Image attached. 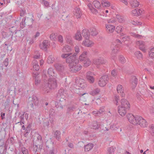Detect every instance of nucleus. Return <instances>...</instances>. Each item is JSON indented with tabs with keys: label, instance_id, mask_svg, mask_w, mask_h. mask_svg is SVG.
I'll list each match as a JSON object with an SVG mask.
<instances>
[{
	"label": "nucleus",
	"instance_id": "f257e3e1",
	"mask_svg": "<svg viewBox=\"0 0 154 154\" xmlns=\"http://www.w3.org/2000/svg\"><path fill=\"white\" fill-rule=\"evenodd\" d=\"M44 78V83L41 89L43 91V93H48L51 89H54L57 86L56 78L57 77L49 78L48 79L45 74L43 75Z\"/></svg>",
	"mask_w": 154,
	"mask_h": 154
},
{
	"label": "nucleus",
	"instance_id": "f03ea898",
	"mask_svg": "<svg viewBox=\"0 0 154 154\" xmlns=\"http://www.w3.org/2000/svg\"><path fill=\"white\" fill-rule=\"evenodd\" d=\"M76 54H72L71 53L68 54H62L61 57L62 58L66 59V62L67 63L70 65V64L79 63V60L76 58Z\"/></svg>",
	"mask_w": 154,
	"mask_h": 154
},
{
	"label": "nucleus",
	"instance_id": "7ed1b4c3",
	"mask_svg": "<svg viewBox=\"0 0 154 154\" xmlns=\"http://www.w3.org/2000/svg\"><path fill=\"white\" fill-rule=\"evenodd\" d=\"M122 44L121 41L119 39H117L115 40V43L112 44L111 46L112 51L111 58L114 60L116 57V54L119 51V44Z\"/></svg>",
	"mask_w": 154,
	"mask_h": 154
},
{
	"label": "nucleus",
	"instance_id": "20e7f679",
	"mask_svg": "<svg viewBox=\"0 0 154 154\" xmlns=\"http://www.w3.org/2000/svg\"><path fill=\"white\" fill-rule=\"evenodd\" d=\"M127 117L129 122L133 125H137L139 118V116H134L132 114H128Z\"/></svg>",
	"mask_w": 154,
	"mask_h": 154
},
{
	"label": "nucleus",
	"instance_id": "39448f33",
	"mask_svg": "<svg viewBox=\"0 0 154 154\" xmlns=\"http://www.w3.org/2000/svg\"><path fill=\"white\" fill-rule=\"evenodd\" d=\"M75 63H74L73 64H70V65H69V70L73 72H76L80 70L82 68L81 65Z\"/></svg>",
	"mask_w": 154,
	"mask_h": 154
},
{
	"label": "nucleus",
	"instance_id": "423d86ee",
	"mask_svg": "<svg viewBox=\"0 0 154 154\" xmlns=\"http://www.w3.org/2000/svg\"><path fill=\"white\" fill-rule=\"evenodd\" d=\"M29 103L31 107L33 108L34 106L37 105L38 100L37 97L35 95H33L29 98Z\"/></svg>",
	"mask_w": 154,
	"mask_h": 154
},
{
	"label": "nucleus",
	"instance_id": "0eeeda50",
	"mask_svg": "<svg viewBox=\"0 0 154 154\" xmlns=\"http://www.w3.org/2000/svg\"><path fill=\"white\" fill-rule=\"evenodd\" d=\"M108 79L109 78L107 75H104L100 78L98 84L100 87H103L107 83Z\"/></svg>",
	"mask_w": 154,
	"mask_h": 154
},
{
	"label": "nucleus",
	"instance_id": "6e6552de",
	"mask_svg": "<svg viewBox=\"0 0 154 154\" xmlns=\"http://www.w3.org/2000/svg\"><path fill=\"white\" fill-rule=\"evenodd\" d=\"M33 143L34 144H37L39 145H42V141L41 135L38 134H35L34 137Z\"/></svg>",
	"mask_w": 154,
	"mask_h": 154
},
{
	"label": "nucleus",
	"instance_id": "1a4fd4ad",
	"mask_svg": "<svg viewBox=\"0 0 154 154\" xmlns=\"http://www.w3.org/2000/svg\"><path fill=\"white\" fill-rule=\"evenodd\" d=\"M64 90L60 89L59 91L57 96V100L60 102H63L65 100V97L64 95Z\"/></svg>",
	"mask_w": 154,
	"mask_h": 154
},
{
	"label": "nucleus",
	"instance_id": "9d476101",
	"mask_svg": "<svg viewBox=\"0 0 154 154\" xmlns=\"http://www.w3.org/2000/svg\"><path fill=\"white\" fill-rule=\"evenodd\" d=\"M105 27L106 32L109 34L112 33L114 32L115 28L114 26L110 24H106Z\"/></svg>",
	"mask_w": 154,
	"mask_h": 154
},
{
	"label": "nucleus",
	"instance_id": "9b49d317",
	"mask_svg": "<svg viewBox=\"0 0 154 154\" xmlns=\"http://www.w3.org/2000/svg\"><path fill=\"white\" fill-rule=\"evenodd\" d=\"M89 38H85V40L82 42V45L87 47H91L94 44V42L89 39Z\"/></svg>",
	"mask_w": 154,
	"mask_h": 154
},
{
	"label": "nucleus",
	"instance_id": "f8f14e48",
	"mask_svg": "<svg viewBox=\"0 0 154 154\" xmlns=\"http://www.w3.org/2000/svg\"><path fill=\"white\" fill-rule=\"evenodd\" d=\"M138 123L137 124V125H139L140 126L142 127H145L148 125V123L143 118L140 116L139 120L138 121Z\"/></svg>",
	"mask_w": 154,
	"mask_h": 154
},
{
	"label": "nucleus",
	"instance_id": "ddd939ff",
	"mask_svg": "<svg viewBox=\"0 0 154 154\" xmlns=\"http://www.w3.org/2000/svg\"><path fill=\"white\" fill-rule=\"evenodd\" d=\"M106 62V60H104L103 57H100L98 59H94L93 60V63L97 66L105 63Z\"/></svg>",
	"mask_w": 154,
	"mask_h": 154
},
{
	"label": "nucleus",
	"instance_id": "4468645a",
	"mask_svg": "<svg viewBox=\"0 0 154 154\" xmlns=\"http://www.w3.org/2000/svg\"><path fill=\"white\" fill-rule=\"evenodd\" d=\"M93 73L91 72H88L86 73V78L88 82L91 83H93L94 81V79L92 75Z\"/></svg>",
	"mask_w": 154,
	"mask_h": 154
},
{
	"label": "nucleus",
	"instance_id": "2eb2a0df",
	"mask_svg": "<svg viewBox=\"0 0 154 154\" xmlns=\"http://www.w3.org/2000/svg\"><path fill=\"white\" fill-rule=\"evenodd\" d=\"M85 80L82 79H77L75 80V82L78 86L82 88H85L86 86L85 83H84Z\"/></svg>",
	"mask_w": 154,
	"mask_h": 154
},
{
	"label": "nucleus",
	"instance_id": "dca6fc26",
	"mask_svg": "<svg viewBox=\"0 0 154 154\" xmlns=\"http://www.w3.org/2000/svg\"><path fill=\"white\" fill-rule=\"evenodd\" d=\"M49 42L48 40H45L42 44L39 45L40 48L42 50H46L47 47L49 45Z\"/></svg>",
	"mask_w": 154,
	"mask_h": 154
},
{
	"label": "nucleus",
	"instance_id": "f3484780",
	"mask_svg": "<svg viewBox=\"0 0 154 154\" xmlns=\"http://www.w3.org/2000/svg\"><path fill=\"white\" fill-rule=\"evenodd\" d=\"M137 45L139 47L140 50L143 51H145V42L141 41H138L136 42Z\"/></svg>",
	"mask_w": 154,
	"mask_h": 154
},
{
	"label": "nucleus",
	"instance_id": "a211bd4d",
	"mask_svg": "<svg viewBox=\"0 0 154 154\" xmlns=\"http://www.w3.org/2000/svg\"><path fill=\"white\" fill-rule=\"evenodd\" d=\"M121 107H123L128 108L130 107V104L128 102L126 99H122L121 100Z\"/></svg>",
	"mask_w": 154,
	"mask_h": 154
},
{
	"label": "nucleus",
	"instance_id": "6ab92c4d",
	"mask_svg": "<svg viewBox=\"0 0 154 154\" xmlns=\"http://www.w3.org/2000/svg\"><path fill=\"white\" fill-rule=\"evenodd\" d=\"M126 108L121 107L119 106L118 107V112L119 114L122 116H123L125 115L126 113Z\"/></svg>",
	"mask_w": 154,
	"mask_h": 154
},
{
	"label": "nucleus",
	"instance_id": "aec40b11",
	"mask_svg": "<svg viewBox=\"0 0 154 154\" xmlns=\"http://www.w3.org/2000/svg\"><path fill=\"white\" fill-rule=\"evenodd\" d=\"M48 74L49 78L57 77V75L54 71V70L52 68H50L48 71Z\"/></svg>",
	"mask_w": 154,
	"mask_h": 154
},
{
	"label": "nucleus",
	"instance_id": "412c9836",
	"mask_svg": "<svg viewBox=\"0 0 154 154\" xmlns=\"http://www.w3.org/2000/svg\"><path fill=\"white\" fill-rule=\"evenodd\" d=\"M117 91L118 93H119L122 97H125V94L124 93V88L121 85H118L117 88Z\"/></svg>",
	"mask_w": 154,
	"mask_h": 154
},
{
	"label": "nucleus",
	"instance_id": "4be33fe9",
	"mask_svg": "<svg viewBox=\"0 0 154 154\" xmlns=\"http://www.w3.org/2000/svg\"><path fill=\"white\" fill-rule=\"evenodd\" d=\"M74 14L77 18L80 17L81 15V12L79 8H75L74 11Z\"/></svg>",
	"mask_w": 154,
	"mask_h": 154
},
{
	"label": "nucleus",
	"instance_id": "5701e85b",
	"mask_svg": "<svg viewBox=\"0 0 154 154\" xmlns=\"http://www.w3.org/2000/svg\"><path fill=\"white\" fill-rule=\"evenodd\" d=\"M82 36L85 38H89L90 32L88 29H84L82 30Z\"/></svg>",
	"mask_w": 154,
	"mask_h": 154
},
{
	"label": "nucleus",
	"instance_id": "b1692460",
	"mask_svg": "<svg viewBox=\"0 0 154 154\" xmlns=\"http://www.w3.org/2000/svg\"><path fill=\"white\" fill-rule=\"evenodd\" d=\"M42 145H39L37 144H34L32 147V150L35 152L40 150L42 148Z\"/></svg>",
	"mask_w": 154,
	"mask_h": 154
},
{
	"label": "nucleus",
	"instance_id": "393cba45",
	"mask_svg": "<svg viewBox=\"0 0 154 154\" xmlns=\"http://www.w3.org/2000/svg\"><path fill=\"white\" fill-rule=\"evenodd\" d=\"M32 63L33 65V70L35 71H38L39 69V66L38 65V62L37 60H33Z\"/></svg>",
	"mask_w": 154,
	"mask_h": 154
},
{
	"label": "nucleus",
	"instance_id": "a878e982",
	"mask_svg": "<svg viewBox=\"0 0 154 154\" xmlns=\"http://www.w3.org/2000/svg\"><path fill=\"white\" fill-rule=\"evenodd\" d=\"M88 53V52L87 51H83L79 57V60L80 61H83L85 60Z\"/></svg>",
	"mask_w": 154,
	"mask_h": 154
},
{
	"label": "nucleus",
	"instance_id": "bb28decb",
	"mask_svg": "<svg viewBox=\"0 0 154 154\" xmlns=\"http://www.w3.org/2000/svg\"><path fill=\"white\" fill-rule=\"evenodd\" d=\"M130 4L132 7L135 8L139 5L140 3L137 0H131L130 2Z\"/></svg>",
	"mask_w": 154,
	"mask_h": 154
},
{
	"label": "nucleus",
	"instance_id": "cd10ccee",
	"mask_svg": "<svg viewBox=\"0 0 154 154\" xmlns=\"http://www.w3.org/2000/svg\"><path fill=\"white\" fill-rule=\"evenodd\" d=\"M61 134L60 131L58 130L54 132V136L59 141L61 139Z\"/></svg>",
	"mask_w": 154,
	"mask_h": 154
},
{
	"label": "nucleus",
	"instance_id": "c85d7f7f",
	"mask_svg": "<svg viewBox=\"0 0 154 154\" xmlns=\"http://www.w3.org/2000/svg\"><path fill=\"white\" fill-rule=\"evenodd\" d=\"M87 6L89 9L92 13L94 14H96L98 13V12L97 10L96 9L94 8L91 4H88Z\"/></svg>",
	"mask_w": 154,
	"mask_h": 154
},
{
	"label": "nucleus",
	"instance_id": "c756f323",
	"mask_svg": "<svg viewBox=\"0 0 154 154\" xmlns=\"http://www.w3.org/2000/svg\"><path fill=\"white\" fill-rule=\"evenodd\" d=\"M137 79L135 76L132 77L131 80V82L134 86L133 88H135L137 84Z\"/></svg>",
	"mask_w": 154,
	"mask_h": 154
},
{
	"label": "nucleus",
	"instance_id": "7c9ffc66",
	"mask_svg": "<svg viewBox=\"0 0 154 154\" xmlns=\"http://www.w3.org/2000/svg\"><path fill=\"white\" fill-rule=\"evenodd\" d=\"M141 12V10L136 9L132 10V15L136 16H139Z\"/></svg>",
	"mask_w": 154,
	"mask_h": 154
},
{
	"label": "nucleus",
	"instance_id": "2f4dec72",
	"mask_svg": "<svg viewBox=\"0 0 154 154\" xmlns=\"http://www.w3.org/2000/svg\"><path fill=\"white\" fill-rule=\"evenodd\" d=\"M101 5L104 7H109L110 5V3L107 0H101Z\"/></svg>",
	"mask_w": 154,
	"mask_h": 154
},
{
	"label": "nucleus",
	"instance_id": "473e14b6",
	"mask_svg": "<svg viewBox=\"0 0 154 154\" xmlns=\"http://www.w3.org/2000/svg\"><path fill=\"white\" fill-rule=\"evenodd\" d=\"M94 146V145L91 143H88L85 146V151H88L91 150Z\"/></svg>",
	"mask_w": 154,
	"mask_h": 154
},
{
	"label": "nucleus",
	"instance_id": "72a5a7b5",
	"mask_svg": "<svg viewBox=\"0 0 154 154\" xmlns=\"http://www.w3.org/2000/svg\"><path fill=\"white\" fill-rule=\"evenodd\" d=\"M92 4L96 9H100L101 7L100 3V2L97 0L93 2Z\"/></svg>",
	"mask_w": 154,
	"mask_h": 154
},
{
	"label": "nucleus",
	"instance_id": "f704fd0d",
	"mask_svg": "<svg viewBox=\"0 0 154 154\" xmlns=\"http://www.w3.org/2000/svg\"><path fill=\"white\" fill-rule=\"evenodd\" d=\"M54 67L57 70L59 71H62L64 69L63 66L60 64H55L54 65Z\"/></svg>",
	"mask_w": 154,
	"mask_h": 154
},
{
	"label": "nucleus",
	"instance_id": "c9c22d12",
	"mask_svg": "<svg viewBox=\"0 0 154 154\" xmlns=\"http://www.w3.org/2000/svg\"><path fill=\"white\" fill-rule=\"evenodd\" d=\"M24 113H23V114H21V113H19V115L18 116V117L20 119V121L18 122H17V123H22L23 124H24Z\"/></svg>",
	"mask_w": 154,
	"mask_h": 154
},
{
	"label": "nucleus",
	"instance_id": "e433bc0d",
	"mask_svg": "<svg viewBox=\"0 0 154 154\" xmlns=\"http://www.w3.org/2000/svg\"><path fill=\"white\" fill-rule=\"evenodd\" d=\"M75 37L76 40L78 41H80L82 40V38L80 31H77L75 34Z\"/></svg>",
	"mask_w": 154,
	"mask_h": 154
},
{
	"label": "nucleus",
	"instance_id": "4c0bfd02",
	"mask_svg": "<svg viewBox=\"0 0 154 154\" xmlns=\"http://www.w3.org/2000/svg\"><path fill=\"white\" fill-rule=\"evenodd\" d=\"M121 36L122 37L121 40L123 42L128 40L130 39L128 35H125L123 33H122L121 34Z\"/></svg>",
	"mask_w": 154,
	"mask_h": 154
},
{
	"label": "nucleus",
	"instance_id": "58836bf2",
	"mask_svg": "<svg viewBox=\"0 0 154 154\" xmlns=\"http://www.w3.org/2000/svg\"><path fill=\"white\" fill-rule=\"evenodd\" d=\"M90 31L91 34L92 36H96L98 33L96 29L95 28L92 27L90 29Z\"/></svg>",
	"mask_w": 154,
	"mask_h": 154
},
{
	"label": "nucleus",
	"instance_id": "ea45409f",
	"mask_svg": "<svg viewBox=\"0 0 154 154\" xmlns=\"http://www.w3.org/2000/svg\"><path fill=\"white\" fill-rule=\"evenodd\" d=\"M124 28L122 26L119 25L117 26L116 28V30L118 33H119L124 31Z\"/></svg>",
	"mask_w": 154,
	"mask_h": 154
},
{
	"label": "nucleus",
	"instance_id": "a19ab883",
	"mask_svg": "<svg viewBox=\"0 0 154 154\" xmlns=\"http://www.w3.org/2000/svg\"><path fill=\"white\" fill-rule=\"evenodd\" d=\"M62 51L64 52H69L71 51V47L68 45H66L62 49Z\"/></svg>",
	"mask_w": 154,
	"mask_h": 154
},
{
	"label": "nucleus",
	"instance_id": "79ce46f5",
	"mask_svg": "<svg viewBox=\"0 0 154 154\" xmlns=\"http://www.w3.org/2000/svg\"><path fill=\"white\" fill-rule=\"evenodd\" d=\"M135 55L136 58L139 59H142L143 57V55L140 51H137L135 53Z\"/></svg>",
	"mask_w": 154,
	"mask_h": 154
},
{
	"label": "nucleus",
	"instance_id": "37998d69",
	"mask_svg": "<svg viewBox=\"0 0 154 154\" xmlns=\"http://www.w3.org/2000/svg\"><path fill=\"white\" fill-rule=\"evenodd\" d=\"M100 92V89L99 88H97L95 90L91 91L90 92V94L93 96H94L98 94Z\"/></svg>",
	"mask_w": 154,
	"mask_h": 154
},
{
	"label": "nucleus",
	"instance_id": "c03bdc74",
	"mask_svg": "<svg viewBox=\"0 0 154 154\" xmlns=\"http://www.w3.org/2000/svg\"><path fill=\"white\" fill-rule=\"evenodd\" d=\"M83 63L85 67H87L91 63V61L88 58H86L84 60Z\"/></svg>",
	"mask_w": 154,
	"mask_h": 154
},
{
	"label": "nucleus",
	"instance_id": "a18cd8bd",
	"mask_svg": "<svg viewBox=\"0 0 154 154\" xmlns=\"http://www.w3.org/2000/svg\"><path fill=\"white\" fill-rule=\"evenodd\" d=\"M116 18L119 22L120 23H123L124 21V18L122 16L118 14L116 16Z\"/></svg>",
	"mask_w": 154,
	"mask_h": 154
},
{
	"label": "nucleus",
	"instance_id": "49530a36",
	"mask_svg": "<svg viewBox=\"0 0 154 154\" xmlns=\"http://www.w3.org/2000/svg\"><path fill=\"white\" fill-rule=\"evenodd\" d=\"M149 55L151 58H154V48H152L149 51Z\"/></svg>",
	"mask_w": 154,
	"mask_h": 154
},
{
	"label": "nucleus",
	"instance_id": "de8ad7c7",
	"mask_svg": "<svg viewBox=\"0 0 154 154\" xmlns=\"http://www.w3.org/2000/svg\"><path fill=\"white\" fill-rule=\"evenodd\" d=\"M26 19V25H29L31 23H32L33 22V20L32 18H29L27 17V18H25Z\"/></svg>",
	"mask_w": 154,
	"mask_h": 154
},
{
	"label": "nucleus",
	"instance_id": "09e8293b",
	"mask_svg": "<svg viewBox=\"0 0 154 154\" xmlns=\"http://www.w3.org/2000/svg\"><path fill=\"white\" fill-rule=\"evenodd\" d=\"M100 127L99 125H98L97 122L94 121L93 122L92 127L93 129H98Z\"/></svg>",
	"mask_w": 154,
	"mask_h": 154
},
{
	"label": "nucleus",
	"instance_id": "8fccbe9b",
	"mask_svg": "<svg viewBox=\"0 0 154 154\" xmlns=\"http://www.w3.org/2000/svg\"><path fill=\"white\" fill-rule=\"evenodd\" d=\"M50 37L51 40L53 41H55L57 40V34L56 33H52L50 35Z\"/></svg>",
	"mask_w": 154,
	"mask_h": 154
},
{
	"label": "nucleus",
	"instance_id": "3c124183",
	"mask_svg": "<svg viewBox=\"0 0 154 154\" xmlns=\"http://www.w3.org/2000/svg\"><path fill=\"white\" fill-rule=\"evenodd\" d=\"M54 60V57L52 55H50L48 57L47 61L48 63H53Z\"/></svg>",
	"mask_w": 154,
	"mask_h": 154
},
{
	"label": "nucleus",
	"instance_id": "603ef678",
	"mask_svg": "<svg viewBox=\"0 0 154 154\" xmlns=\"http://www.w3.org/2000/svg\"><path fill=\"white\" fill-rule=\"evenodd\" d=\"M131 35L133 36L138 38H141L142 37V35L137 34L134 32H131Z\"/></svg>",
	"mask_w": 154,
	"mask_h": 154
},
{
	"label": "nucleus",
	"instance_id": "864d4df0",
	"mask_svg": "<svg viewBox=\"0 0 154 154\" xmlns=\"http://www.w3.org/2000/svg\"><path fill=\"white\" fill-rule=\"evenodd\" d=\"M150 132L152 135L154 136V126L152 125L150 126Z\"/></svg>",
	"mask_w": 154,
	"mask_h": 154
},
{
	"label": "nucleus",
	"instance_id": "5fc2aeb1",
	"mask_svg": "<svg viewBox=\"0 0 154 154\" xmlns=\"http://www.w3.org/2000/svg\"><path fill=\"white\" fill-rule=\"evenodd\" d=\"M107 151V154H113L114 150L113 147H110L108 149Z\"/></svg>",
	"mask_w": 154,
	"mask_h": 154
},
{
	"label": "nucleus",
	"instance_id": "6e6d98bb",
	"mask_svg": "<svg viewBox=\"0 0 154 154\" xmlns=\"http://www.w3.org/2000/svg\"><path fill=\"white\" fill-rule=\"evenodd\" d=\"M119 96L116 95L114 97V102L115 103L116 105H118V101L119 100Z\"/></svg>",
	"mask_w": 154,
	"mask_h": 154
},
{
	"label": "nucleus",
	"instance_id": "4d7b16f0",
	"mask_svg": "<svg viewBox=\"0 0 154 154\" xmlns=\"http://www.w3.org/2000/svg\"><path fill=\"white\" fill-rule=\"evenodd\" d=\"M118 128V127L116 126L115 124H113L110 126V129L112 130H117Z\"/></svg>",
	"mask_w": 154,
	"mask_h": 154
},
{
	"label": "nucleus",
	"instance_id": "13d9d810",
	"mask_svg": "<svg viewBox=\"0 0 154 154\" xmlns=\"http://www.w3.org/2000/svg\"><path fill=\"white\" fill-rule=\"evenodd\" d=\"M119 60L122 63H124L125 62V58L123 56L121 55L119 57Z\"/></svg>",
	"mask_w": 154,
	"mask_h": 154
},
{
	"label": "nucleus",
	"instance_id": "bf43d9fd",
	"mask_svg": "<svg viewBox=\"0 0 154 154\" xmlns=\"http://www.w3.org/2000/svg\"><path fill=\"white\" fill-rule=\"evenodd\" d=\"M92 113L93 115L95 116H99L101 115L98 111H94Z\"/></svg>",
	"mask_w": 154,
	"mask_h": 154
},
{
	"label": "nucleus",
	"instance_id": "052dcab7",
	"mask_svg": "<svg viewBox=\"0 0 154 154\" xmlns=\"http://www.w3.org/2000/svg\"><path fill=\"white\" fill-rule=\"evenodd\" d=\"M75 109V106H72L68 107L67 109V111L68 112H69L72 111H73Z\"/></svg>",
	"mask_w": 154,
	"mask_h": 154
},
{
	"label": "nucleus",
	"instance_id": "680f3d73",
	"mask_svg": "<svg viewBox=\"0 0 154 154\" xmlns=\"http://www.w3.org/2000/svg\"><path fill=\"white\" fill-rule=\"evenodd\" d=\"M105 108V107L104 106H102L100 108L98 111L100 112L101 115L103 114L104 112Z\"/></svg>",
	"mask_w": 154,
	"mask_h": 154
},
{
	"label": "nucleus",
	"instance_id": "e2e57ef3",
	"mask_svg": "<svg viewBox=\"0 0 154 154\" xmlns=\"http://www.w3.org/2000/svg\"><path fill=\"white\" fill-rule=\"evenodd\" d=\"M57 152V150L55 149L54 147L52 148V149L49 152V154H56Z\"/></svg>",
	"mask_w": 154,
	"mask_h": 154
},
{
	"label": "nucleus",
	"instance_id": "0e129e2a",
	"mask_svg": "<svg viewBox=\"0 0 154 154\" xmlns=\"http://www.w3.org/2000/svg\"><path fill=\"white\" fill-rule=\"evenodd\" d=\"M21 150L23 154H28V151L25 148H22Z\"/></svg>",
	"mask_w": 154,
	"mask_h": 154
},
{
	"label": "nucleus",
	"instance_id": "69168bd1",
	"mask_svg": "<svg viewBox=\"0 0 154 154\" xmlns=\"http://www.w3.org/2000/svg\"><path fill=\"white\" fill-rule=\"evenodd\" d=\"M49 121L51 124V127H52L54 124V119L53 118H50L49 119Z\"/></svg>",
	"mask_w": 154,
	"mask_h": 154
},
{
	"label": "nucleus",
	"instance_id": "338daca9",
	"mask_svg": "<svg viewBox=\"0 0 154 154\" xmlns=\"http://www.w3.org/2000/svg\"><path fill=\"white\" fill-rule=\"evenodd\" d=\"M50 125V122L49 119H47V120L46 122H44V125L45 127H48Z\"/></svg>",
	"mask_w": 154,
	"mask_h": 154
},
{
	"label": "nucleus",
	"instance_id": "774afa93",
	"mask_svg": "<svg viewBox=\"0 0 154 154\" xmlns=\"http://www.w3.org/2000/svg\"><path fill=\"white\" fill-rule=\"evenodd\" d=\"M8 64V59L7 58L5 59V60L3 62V64L5 66L7 67Z\"/></svg>",
	"mask_w": 154,
	"mask_h": 154
}]
</instances>
